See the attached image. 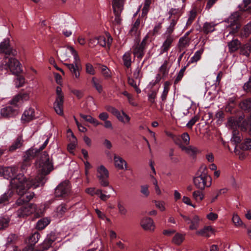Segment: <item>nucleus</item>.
I'll return each mask as SVG.
<instances>
[{"label":"nucleus","instance_id":"nucleus-33","mask_svg":"<svg viewBox=\"0 0 251 251\" xmlns=\"http://www.w3.org/2000/svg\"><path fill=\"white\" fill-rule=\"evenodd\" d=\"M204 196V194L199 190L194 191L192 193V197L197 203H200L203 201Z\"/></svg>","mask_w":251,"mask_h":251},{"label":"nucleus","instance_id":"nucleus-61","mask_svg":"<svg viewBox=\"0 0 251 251\" xmlns=\"http://www.w3.org/2000/svg\"><path fill=\"white\" fill-rule=\"evenodd\" d=\"M67 208L64 204H61L56 208V214L58 217H61L66 212Z\"/></svg>","mask_w":251,"mask_h":251},{"label":"nucleus","instance_id":"nucleus-57","mask_svg":"<svg viewBox=\"0 0 251 251\" xmlns=\"http://www.w3.org/2000/svg\"><path fill=\"white\" fill-rule=\"evenodd\" d=\"M128 84L134 88L137 93L139 94L141 93V91L140 89L138 87V85L136 84V83L133 78H128Z\"/></svg>","mask_w":251,"mask_h":251},{"label":"nucleus","instance_id":"nucleus-14","mask_svg":"<svg viewBox=\"0 0 251 251\" xmlns=\"http://www.w3.org/2000/svg\"><path fill=\"white\" fill-rule=\"evenodd\" d=\"M0 53L13 56H16L17 54V50L10 47L8 40H4L0 44Z\"/></svg>","mask_w":251,"mask_h":251},{"label":"nucleus","instance_id":"nucleus-21","mask_svg":"<svg viewBox=\"0 0 251 251\" xmlns=\"http://www.w3.org/2000/svg\"><path fill=\"white\" fill-rule=\"evenodd\" d=\"M185 7V4H182L181 7L171 8L169 12L170 14L169 18L179 19L180 16L184 12Z\"/></svg>","mask_w":251,"mask_h":251},{"label":"nucleus","instance_id":"nucleus-25","mask_svg":"<svg viewBox=\"0 0 251 251\" xmlns=\"http://www.w3.org/2000/svg\"><path fill=\"white\" fill-rule=\"evenodd\" d=\"M179 147L182 151H184L186 153L190 156H194L198 152V149L193 146H190L188 147H185L180 144Z\"/></svg>","mask_w":251,"mask_h":251},{"label":"nucleus","instance_id":"nucleus-47","mask_svg":"<svg viewBox=\"0 0 251 251\" xmlns=\"http://www.w3.org/2000/svg\"><path fill=\"white\" fill-rule=\"evenodd\" d=\"M241 140V136L239 131L236 130H233L231 142L234 143L235 144H237L240 143Z\"/></svg>","mask_w":251,"mask_h":251},{"label":"nucleus","instance_id":"nucleus-56","mask_svg":"<svg viewBox=\"0 0 251 251\" xmlns=\"http://www.w3.org/2000/svg\"><path fill=\"white\" fill-rule=\"evenodd\" d=\"M171 19V23L170 24V25L169 27L167 28L166 32H167L168 33H171L172 34L174 30V27L176 25L177 21L178 19L175 18H170Z\"/></svg>","mask_w":251,"mask_h":251},{"label":"nucleus","instance_id":"nucleus-27","mask_svg":"<svg viewBox=\"0 0 251 251\" xmlns=\"http://www.w3.org/2000/svg\"><path fill=\"white\" fill-rule=\"evenodd\" d=\"M17 168L14 167H8L3 170V175L4 177L7 178H12L16 173Z\"/></svg>","mask_w":251,"mask_h":251},{"label":"nucleus","instance_id":"nucleus-10","mask_svg":"<svg viewBox=\"0 0 251 251\" xmlns=\"http://www.w3.org/2000/svg\"><path fill=\"white\" fill-rule=\"evenodd\" d=\"M106 109L108 111L116 116L118 120L122 123L125 124L129 123L130 118L123 111L121 113L115 107L110 106L106 107Z\"/></svg>","mask_w":251,"mask_h":251},{"label":"nucleus","instance_id":"nucleus-17","mask_svg":"<svg viewBox=\"0 0 251 251\" xmlns=\"http://www.w3.org/2000/svg\"><path fill=\"white\" fill-rule=\"evenodd\" d=\"M35 118L34 110L32 108H28L25 110L21 117L22 122L28 123Z\"/></svg>","mask_w":251,"mask_h":251},{"label":"nucleus","instance_id":"nucleus-62","mask_svg":"<svg viewBox=\"0 0 251 251\" xmlns=\"http://www.w3.org/2000/svg\"><path fill=\"white\" fill-rule=\"evenodd\" d=\"M117 207L119 213L122 215H126L127 214V210L123 204L119 202L117 204Z\"/></svg>","mask_w":251,"mask_h":251},{"label":"nucleus","instance_id":"nucleus-7","mask_svg":"<svg viewBox=\"0 0 251 251\" xmlns=\"http://www.w3.org/2000/svg\"><path fill=\"white\" fill-rule=\"evenodd\" d=\"M56 98L53 107L57 114L62 115L63 114L64 95L60 87H56Z\"/></svg>","mask_w":251,"mask_h":251},{"label":"nucleus","instance_id":"nucleus-1","mask_svg":"<svg viewBox=\"0 0 251 251\" xmlns=\"http://www.w3.org/2000/svg\"><path fill=\"white\" fill-rule=\"evenodd\" d=\"M37 170V176L35 178L37 184L35 186L43 185L46 181V176L53 170L52 162L50 160L49 156L44 152L36 163Z\"/></svg>","mask_w":251,"mask_h":251},{"label":"nucleus","instance_id":"nucleus-64","mask_svg":"<svg viewBox=\"0 0 251 251\" xmlns=\"http://www.w3.org/2000/svg\"><path fill=\"white\" fill-rule=\"evenodd\" d=\"M242 8L244 11H248L251 9V0H243Z\"/></svg>","mask_w":251,"mask_h":251},{"label":"nucleus","instance_id":"nucleus-23","mask_svg":"<svg viewBox=\"0 0 251 251\" xmlns=\"http://www.w3.org/2000/svg\"><path fill=\"white\" fill-rule=\"evenodd\" d=\"M24 140L22 135H19L9 148L10 151H14L20 148L23 145Z\"/></svg>","mask_w":251,"mask_h":251},{"label":"nucleus","instance_id":"nucleus-12","mask_svg":"<svg viewBox=\"0 0 251 251\" xmlns=\"http://www.w3.org/2000/svg\"><path fill=\"white\" fill-rule=\"evenodd\" d=\"M164 41L161 47V53L167 52L171 47L174 40V37L171 33L166 32L164 34Z\"/></svg>","mask_w":251,"mask_h":251},{"label":"nucleus","instance_id":"nucleus-36","mask_svg":"<svg viewBox=\"0 0 251 251\" xmlns=\"http://www.w3.org/2000/svg\"><path fill=\"white\" fill-rule=\"evenodd\" d=\"M240 45V42L237 39L232 40L228 44L229 50L230 52H234L238 50Z\"/></svg>","mask_w":251,"mask_h":251},{"label":"nucleus","instance_id":"nucleus-3","mask_svg":"<svg viewBox=\"0 0 251 251\" xmlns=\"http://www.w3.org/2000/svg\"><path fill=\"white\" fill-rule=\"evenodd\" d=\"M197 176L194 178V185L200 190H204L211 185V177L208 175L206 168H203L201 172L199 171Z\"/></svg>","mask_w":251,"mask_h":251},{"label":"nucleus","instance_id":"nucleus-60","mask_svg":"<svg viewBox=\"0 0 251 251\" xmlns=\"http://www.w3.org/2000/svg\"><path fill=\"white\" fill-rule=\"evenodd\" d=\"M140 192L144 197L147 198L150 196V191L149 190V185L145 184L141 186Z\"/></svg>","mask_w":251,"mask_h":251},{"label":"nucleus","instance_id":"nucleus-58","mask_svg":"<svg viewBox=\"0 0 251 251\" xmlns=\"http://www.w3.org/2000/svg\"><path fill=\"white\" fill-rule=\"evenodd\" d=\"M167 64L168 62L165 61L159 68L160 73L162 75L163 77L166 76L168 73Z\"/></svg>","mask_w":251,"mask_h":251},{"label":"nucleus","instance_id":"nucleus-13","mask_svg":"<svg viewBox=\"0 0 251 251\" xmlns=\"http://www.w3.org/2000/svg\"><path fill=\"white\" fill-rule=\"evenodd\" d=\"M239 18V14L237 12L233 13L228 19V22L230 23L231 26H233L232 30L230 31V34H234L236 33L240 27V25L238 24V21Z\"/></svg>","mask_w":251,"mask_h":251},{"label":"nucleus","instance_id":"nucleus-18","mask_svg":"<svg viewBox=\"0 0 251 251\" xmlns=\"http://www.w3.org/2000/svg\"><path fill=\"white\" fill-rule=\"evenodd\" d=\"M26 190L23 195H19L20 197L17 200L16 204L21 205L30 201L33 197L34 194L32 192H27Z\"/></svg>","mask_w":251,"mask_h":251},{"label":"nucleus","instance_id":"nucleus-8","mask_svg":"<svg viewBox=\"0 0 251 251\" xmlns=\"http://www.w3.org/2000/svg\"><path fill=\"white\" fill-rule=\"evenodd\" d=\"M97 176L101 186H109V172L108 170L102 165H100L97 169Z\"/></svg>","mask_w":251,"mask_h":251},{"label":"nucleus","instance_id":"nucleus-24","mask_svg":"<svg viewBox=\"0 0 251 251\" xmlns=\"http://www.w3.org/2000/svg\"><path fill=\"white\" fill-rule=\"evenodd\" d=\"M214 232V230L211 226H205L202 229L197 231L196 234L198 235L208 237L210 236Z\"/></svg>","mask_w":251,"mask_h":251},{"label":"nucleus","instance_id":"nucleus-53","mask_svg":"<svg viewBox=\"0 0 251 251\" xmlns=\"http://www.w3.org/2000/svg\"><path fill=\"white\" fill-rule=\"evenodd\" d=\"M170 83L168 81L165 82L164 84V89L161 95V99L162 100H165L170 89Z\"/></svg>","mask_w":251,"mask_h":251},{"label":"nucleus","instance_id":"nucleus-46","mask_svg":"<svg viewBox=\"0 0 251 251\" xmlns=\"http://www.w3.org/2000/svg\"><path fill=\"white\" fill-rule=\"evenodd\" d=\"M40 237V235L38 232H34L29 237L28 243L31 246L34 245L38 242Z\"/></svg>","mask_w":251,"mask_h":251},{"label":"nucleus","instance_id":"nucleus-19","mask_svg":"<svg viewBox=\"0 0 251 251\" xmlns=\"http://www.w3.org/2000/svg\"><path fill=\"white\" fill-rule=\"evenodd\" d=\"M141 226L146 230L153 231L155 228L153 220L149 217H145L142 220Z\"/></svg>","mask_w":251,"mask_h":251},{"label":"nucleus","instance_id":"nucleus-43","mask_svg":"<svg viewBox=\"0 0 251 251\" xmlns=\"http://www.w3.org/2000/svg\"><path fill=\"white\" fill-rule=\"evenodd\" d=\"M232 220L235 226L237 227H245V225L244 224L241 218L237 213H234L233 214Z\"/></svg>","mask_w":251,"mask_h":251},{"label":"nucleus","instance_id":"nucleus-45","mask_svg":"<svg viewBox=\"0 0 251 251\" xmlns=\"http://www.w3.org/2000/svg\"><path fill=\"white\" fill-rule=\"evenodd\" d=\"M251 52V45L250 44H246L243 45L240 49L241 54L246 57L249 56Z\"/></svg>","mask_w":251,"mask_h":251},{"label":"nucleus","instance_id":"nucleus-63","mask_svg":"<svg viewBox=\"0 0 251 251\" xmlns=\"http://www.w3.org/2000/svg\"><path fill=\"white\" fill-rule=\"evenodd\" d=\"M155 205L161 211H164L166 210L165 207V202L162 201H154Z\"/></svg>","mask_w":251,"mask_h":251},{"label":"nucleus","instance_id":"nucleus-29","mask_svg":"<svg viewBox=\"0 0 251 251\" xmlns=\"http://www.w3.org/2000/svg\"><path fill=\"white\" fill-rule=\"evenodd\" d=\"M15 238L16 236L13 234L10 235L8 237L7 243V247L5 251H18L16 247L13 245H11Z\"/></svg>","mask_w":251,"mask_h":251},{"label":"nucleus","instance_id":"nucleus-31","mask_svg":"<svg viewBox=\"0 0 251 251\" xmlns=\"http://www.w3.org/2000/svg\"><path fill=\"white\" fill-rule=\"evenodd\" d=\"M69 48L74 49L73 47L69 46L66 49H64L60 52V56L62 59L64 60H68L70 57L71 54L74 56L73 52L70 50Z\"/></svg>","mask_w":251,"mask_h":251},{"label":"nucleus","instance_id":"nucleus-40","mask_svg":"<svg viewBox=\"0 0 251 251\" xmlns=\"http://www.w3.org/2000/svg\"><path fill=\"white\" fill-rule=\"evenodd\" d=\"M190 42V39L188 37L184 36L180 38L179 40V48L180 50H183L185 48L189 46Z\"/></svg>","mask_w":251,"mask_h":251},{"label":"nucleus","instance_id":"nucleus-44","mask_svg":"<svg viewBox=\"0 0 251 251\" xmlns=\"http://www.w3.org/2000/svg\"><path fill=\"white\" fill-rule=\"evenodd\" d=\"M240 106L244 110H249L251 109V98H248L243 100L240 103Z\"/></svg>","mask_w":251,"mask_h":251},{"label":"nucleus","instance_id":"nucleus-34","mask_svg":"<svg viewBox=\"0 0 251 251\" xmlns=\"http://www.w3.org/2000/svg\"><path fill=\"white\" fill-rule=\"evenodd\" d=\"M80 116L85 121L97 126L100 124V123L95 118L92 117L91 115H87L83 114H80Z\"/></svg>","mask_w":251,"mask_h":251},{"label":"nucleus","instance_id":"nucleus-59","mask_svg":"<svg viewBox=\"0 0 251 251\" xmlns=\"http://www.w3.org/2000/svg\"><path fill=\"white\" fill-rule=\"evenodd\" d=\"M241 148L244 150L251 149V139H246L241 145Z\"/></svg>","mask_w":251,"mask_h":251},{"label":"nucleus","instance_id":"nucleus-51","mask_svg":"<svg viewBox=\"0 0 251 251\" xmlns=\"http://www.w3.org/2000/svg\"><path fill=\"white\" fill-rule=\"evenodd\" d=\"M197 12L196 10L195 9H193L190 11V13L188 15V19L187 22L186 23V25L189 26L191 25L196 17Z\"/></svg>","mask_w":251,"mask_h":251},{"label":"nucleus","instance_id":"nucleus-50","mask_svg":"<svg viewBox=\"0 0 251 251\" xmlns=\"http://www.w3.org/2000/svg\"><path fill=\"white\" fill-rule=\"evenodd\" d=\"M140 24L139 19H137L130 30V33L132 35L137 36L138 35V28Z\"/></svg>","mask_w":251,"mask_h":251},{"label":"nucleus","instance_id":"nucleus-9","mask_svg":"<svg viewBox=\"0 0 251 251\" xmlns=\"http://www.w3.org/2000/svg\"><path fill=\"white\" fill-rule=\"evenodd\" d=\"M71 186L68 181H65L59 184L55 189V195L56 197L64 198L70 193Z\"/></svg>","mask_w":251,"mask_h":251},{"label":"nucleus","instance_id":"nucleus-37","mask_svg":"<svg viewBox=\"0 0 251 251\" xmlns=\"http://www.w3.org/2000/svg\"><path fill=\"white\" fill-rule=\"evenodd\" d=\"M50 223V220L48 218H44L39 220L36 224V227L38 229H43Z\"/></svg>","mask_w":251,"mask_h":251},{"label":"nucleus","instance_id":"nucleus-32","mask_svg":"<svg viewBox=\"0 0 251 251\" xmlns=\"http://www.w3.org/2000/svg\"><path fill=\"white\" fill-rule=\"evenodd\" d=\"M55 238L54 236H48L41 245V248L43 249V250H48L51 246Z\"/></svg>","mask_w":251,"mask_h":251},{"label":"nucleus","instance_id":"nucleus-11","mask_svg":"<svg viewBox=\"0 0 251 251\" xmlns=\"http://www.w3.org/2000/svg\"><path fill=\"white\" fill-rule=\"evenodd\" d=\"M148 38V36L146 35L140 44H137L133 47V53L135 56L140 59L143 57Z\"/></svg>","mask_w":251,"mask_h":251},{"label":"nucleus","instance_id":"nucleus-22","mask_svg":"<svg viewBox=\"0 0 251 251\" xmlns=\"http://www.w3.org/2000/svg\"><path fill=\"white\" fill-rule=\"evenodd\" d=\"M99 45L103 47L109 48L112 42V38L109 34H106L105 36H99Z\"/></svg>","mask_w":251,"mask_h":251},{"label":"nucleus","instance_id":"nucleus-5","mask_svg":"<svg viewBox=\"0 0 251 251\" xmlns=\"http://www.w3.org/2000/svg\"><path fill=\"white\" fill-rule=\"evenodd\" d=\"M9 69L13 74H18L22 72L21 65L19 61L15 58L5 57L3 60L0 69Z\"/></svg>","mask_w":251,"mask_h":251},{"label":"nucleus","instance_id":"nucleus-49","mask_svg":"<svg viewBox=\"0 0 251 251\" xmlns=\"http://www.w3.org/2000/svg\"><path fill=\"white\" fill-rule=\"evenodd\" d=\"M100 70L103 75V76L106 78H109L111 77V74L109 69L104 65H100Z\"/></svg>","mask_w":251,"mask_h":251},{"label":"nucleus","instance_id":"nucleus-20","mask_svg":"<svg viewBox=\"0 0 251 251\" xmlns=\"http://www.w3.org/2000/svg\"><path fill=\"white\" fill-rule=\"evenodd\" d=\"M114 163L115 167L119 170H126L127 163L125 160L119 155H114Z\"/></svg>","mask_w":251,"mask_h":251},{"label":"nucleus","instance_id":"nucleus-41","mask_svg":"<svg viewBox=\"0 0 251 251\" xmlns=\"http://www.w3.org/2000/svg\"><path fill=\"white\" fill-rule=\"evenodd\" d=\"M203 49H201L200 50L197 51L194 55L191 58L188 63H196L201 58V54L203 52Z\"/></svg>","mask_w":251,"mask_h":251},{"label":"nucleus","instance_id":"nucleus-52","mask_svg":"<svg viewBox=\"0 0 251 251\" xmlns=\"http://www.w3.org/2000/svg\"><path fill=\"white\" fill-rule=\"evenodd\" d=\"M92 81L94 87L95 88L97 91L100 93H101L102 91V87L100 81L97 79L95 77H93Z\"/></svg>","mask_w":251,"mask_h":251},{"label":"nucleus","instance_id":"nucleus-48","mask_svg":"<svg viewBox=\"0 0 251 251\" xmlns=\"http://www.w3.org/2000/svg\"><path fill=\"white\" fill-rule=\"evenodd\" d=\"M251 33V22L247 24L244 27L243 30L241 32V36L247 38Z\"/></svg>","mask_w":251,"mask_h":251},{"label":"nucleus","instance_id":"nucleus-6","mask_svg":"<svg viewBox=\"0 0 251 251\" xmlns=\"http://www.w3.org/2000/svg\"><path fill=\"white\" fill-rule=\"evenodd\" d=\"M42 212L34 204H29L25 206L20 207L16 212V215L19 218H25L32 214L39 216Z\"/></svg>","mask_w":251,"mask_h":251},{"label":"nucleus","instance_id":"nucleus-15","mask_svg":"<svg viewBox=\"0 0 251 251\" xmlns=\"http://www.w3.org/2000/svg\"><path fill=\"white\" fill-rule=\"evenodd\" d=\"M67 134L70 141V143L67 147V150L70 153L74 154V151L76 147L77 141L70 129L67 130Z\"/></svg>","mask_w":251,"mask_h":251},{"label":"nucleus","instance_id":"nucleus-26","mask_svg":"<svg viewBox=\"0 0 251 251\" xmlns=\"http://www.w3.org/2000/svg\"><path fill=\"white\" fill-rule=\"evenodd\" d=\"M185 234L176 232L172 239V242L177 245H180L184 241Z\"/></svg>","mask_w":251,"mask_h":251},{"label":"nucleus","instance_id":"nucleus-38","mask_svg":"<svg viewBox=\"0 0 251 251\" xmlns=\"http://www.w3.org/2000/svg\"><path fill=\"white\" fill-rule=\"evenodd\" d=\"M37 152L38 150L35 149H31L27 151L24 156V160L26 161L34 158L36 156Z\"/></svg>","mask_w":251,"mask_h":251},{"label":"nucleus","instance_id":"nucleus-39","mask_svg":"<svg viewBox=\"0 0 251 251\" xmlns=\"http://www.w3.org/2000/svg\"><path fill=\"white\" fill-rule=\"evenodd\" d=\"M131 52L130 51L126 52L123 56L124 64L127 68H129L131 64Z\"/></svg>","mask_w":251,"mask_h":251},{"label":"nucleus","instance_id":"nucleus-4","mask_svg":"<svg viewBox=\"0 0 251 251\" xmlns=\"http://www.w3.org/2000/svg\"><path fill=\"white\" fill-rule=\"evenodd\" d=\"M70 50L73 52L74 54V61L73 63H66L65 65L70 70L74 79L78 80L80 78L81 70V66L80 64V59L78 56L77 52L74 49L69 48Z\"/></svg>","mask_w":251,"mask_h":251},{"label":"nucleus","instance_id":"nucleus-2","mask_svg":"<svg viewBox=\"0 0 251 251\" xmlns=\"http://www.w3.org/2000/svg\"><path fill=\"white\" fill-rule=\"evenodd\" d=\"M10 184L12 188L16 190L18 195H23L26 190L30 188H36L38 187L35 186V185L37 184L35 180H27L22 174H19L12 178L10 181Z\"/></svg>","mask_w":251,"mask_h":251},{"label":"nucleus","instance_id":"nucleus-54","mask_svg":"<svg viewBox=\"0 0 251 251\" xmlns=\"http://www.w3.org/2000/svg\"><path fill=\"white\" fill-rule=\"evenodd\" d=\"M151 3V0H145L144 6L142 9V16H146L150 9V6Z\"/></svg>","mask_w":251,"mask_h":251},{"label":"nucleus","instance_id":"nucleus-55","mask_svg":"<svg viewBox=\"0 0 251 251\" xmlns=\"http://www.w3.org/2000/svg\"><path fill=\"white\" fill-rule=\"evenodd\" d=\"M12 192L10 190L8 191L6 193L3 194L0 198V205L4 204L7 202L9 198L11 197Z\"/></svg>","mask_w":251,"mask_h":251},{"label":"nucleus","instance_id":"nucleus-30","mask_svg":"<svg viewBox=\"0 0 251 251\" xmlns=\"http://www.w3.org/2000/svg\"><path fill=\"white\" fill-rule=\"evenodd\" d=\"M200 219L198 215H194L191 219L189 224H190L189 226V229L190 230L197 229L199 226Z\"/></svg>","mask_w":251,"mask_h":251},{"label":"nucleus","instance_id":"nucleus-35","mask_svg":"<svg viewBox=\"0 0 251 251\" xmlns=\"http://www.w3.org/2000/svg\"><path fill=\"white\" fill-rule=\"evenodd\" d=\"M112 5L114 12H122L123 9V0H113Z\"/></svg>","mask_w":251,"mask_h":251},{"label":"nucleus","instance_id":"nucleus-16","mask_svg":"<svg viewBox=\"0 0 251 251\" xmlns=\"http://www.w3.org/2000/svg\"><path fill=\"white\" fill-rule=\"evenodd\" d=\"M0 115L4 118L14 117L18 114L17 109L12 105H9L0 109Z\"/></svg>","mask_w":251,"mask_h":251},{"label":"nucleus","instance_id":"nucleus-28","mask_svg":"<svg viewBox=\"0 0 251 251\" xmlns=\"http://www.w3.org/2000/svg\"><path fill=\"white\" fill-rule=\"evenodd\" d=\"M217 24H215L213 22H205L203 24L202 30L206 34L212 32L214 31L215 26Z\"/></svg>","mask_w":251,"mask_h":251},{"label":"nucleus","instance_id":"nucleus-42","mask_svg":"<svg viewBox=\"0 0 251 251\" xmlns=\"http://www.w3.org/2000/svg\"><path fill=\"white\" fill-rule=\"evenodd\" d=\"M22 97L20 95L15 96L10 101L11 105L17 109L19 103L22 102Z\"/></svg>","mask_w":251,"mask_h":251}]
</instances>
